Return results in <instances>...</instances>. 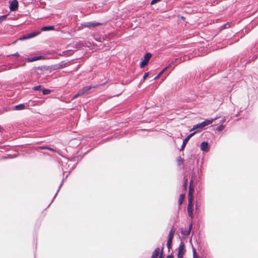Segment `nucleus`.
<instances>
[{"label":"nucleus","instance_id":"f704fd0d","mask_svg":"<svg viewBox=\"0 0 258 258\" xmlns=\"http://www.w3.org/2000/svg\"><path fill=\"white\" fill-rule=\"evenodd\" d=\"M163 248L161 249V253L159 256V258H163Z\"/></svg>","mask_w":258,"mask_h":258},{"label":"nucleus","instance_id":"20e7f679","mask_svg":"<svg viewBox=\"0 0 258 258\" xmlns=\"http://www.w3.org/2000/svg\"><path fill=\"white\" fill-rule=\"evenodd\" d=\"M151 56L152 54L150 53H146L145 54L143 60L140 63L141 68H143L148 64Z\"/></svg>","mask_w":258,"mask_h":258},{"label":"nucleus","instance_id":"423d86ee","mask_svg":"<svg viewBox=\"0 0 258 258\" xmlns=\"http://www.w3.org/2000/svg\"><path fill=\"white\" fill-rule=\"evenodd\" d=\"M10 2V10L12 12L16 11L18 8V2L17 0H13Z\"/></svg>","mask_w":258,"mask_h":258},{"label":"nucleus","instance_id":"ddd939ff","mask_svg":"<svg viewBox=\"0 0 258 258\" xmlns=\"http://www.w3.org/2000/svg\"><path fill=\"white\" fill-rule=\"evenodd\" d=\"M160 248H156L154 251H153L151 258H158V256L160 254Z\"/></svg>","mask_w":258,"mask_h":258},{"label":"nucleus","instance_id":"9d476101","mask_svg":"<svg viewBox=\"0 0 258 258\" xmlns=\"http://www.w3.org/2000/svg\"><path fill=\"white\" fill-rule=\"evenodd\" d=\"M26 106H28L27 104H20L19 105H17L15 106H14V109H16L17 110H21L24 109Z\"/></svg>","mask_w":258,"mask_h":258},{"label":"nucleus","instance_id":"b1692460","mask_svg":"<svg viewBox=\"0 0 258 258\" xmlns=\"http://www.w3.org/2000/svg\"><path fill=\"white\" fill-rule=\"evenodd\" d=\"M196 132H193L192 133L190 134L189 135H188L185 139H187L188 140H189L195 134Z\"/></svg>","mask_w":258,"mask_h":258},{"label":"nucleus","instance_id":"1a4fd4ad","mask_svg":"<svg viewBox=\"0 0 258 258\" xmlns=\"http://www.w3.org/2000/svg\"><path fill=\"white\" fill-rule=\"evenodd\" d=\"M201 150L204 152H208L209 150V147L208 142H203L201 144Z\"/></svg>","mask_w":258,"mask_h":258},{"label":"nucleus","instance_id":"f3484780","mask_svg":"<svg viewBox=\"0 0 258 258\" xmlns=\"http://www.w3.org/2000/svg\"><path fill=\"white\" fill-rule=\"evenodd\" d=\"M185 198V195L183 194L180 195V197L178 200V204L179 205H181L183 203V202Z\"/></svg>","mask_w":258,"mask_h":258},{"label":"nucleus","instance_id":"a19ab883","mask_svg":"<svg viewBox=\"0 0 258 258\" xmlns=\"http://www.w3.org/2000/svg\"><path fill=\"white\" fill-rule=\"evenodd\" d=\"M47 147H41V149H47Z\"/></svg>","mask_w":258,"mask_h":258},{"label":"nucleus","instance_id":"79ce46f5","mask_svg":"<svg viewBox=\"0 0 258 258\" xmlns=\"http://www.w3.org/2000/svg\"><path fill=\"white\" fill-rule=\"evenodd\" d=\"M180 160L181 161V160H182V159H181L180 157H179V158L178 161H180Z\"/></svg>","mask_w":258,"mask_h":258},{"label":"nucleus","instance_id":"393cba45","mask_svg":"<svg viewBox=\"0 0 258 258\" xmlns=\"http://www.w3.org/2000/svg\"><path fill=\"white\" fill-rule=\"evenodd\" d=\"M196 132H193L192 133L190 134L189 135H188L185 139H187L188 140H189L195 134Z\"/></svg>","mask_w":258,"mask_h":258},{"label":"nucleus","instance_id":"c03bdc74","mask_svg":"<svg viewBox=\"0 0 258 258\" xmlns=\"http://www.w3.org/2000/svg\"><path fill=\"white\" fill-rule=\"evenodd\" d=\"M190 242L191 243V238L190 239Z\"/></svg>","mask_w":258,"mask_h":258},{"label":"nucleus","instance_id":"37998d69","mask_svg":"<svg viewBox=\"0 0 258 258\" xmlns=\"http://www.w3.org/2000/svg\"><path fill=\"white\" fill-rule=\"evenodd\" d=\"M162 74H161L160 72L159 73V74H158V75H159V76L160 77V76L162 75Z\"/></svg>","mask_w":258,"mask_h":258},{"label":"nucleus","instance_id":"f03ea898","mask_svg":"<svg viewBox=\"0 0 258 258\" xmlns=\"http://www.w3.org/2000/svg\"><path fill=\"white\" fill-rule=\"evenodd\" d=\"M185 252V249L184 248V244L182 241H181L179 247L178 248V258L183 257Z\"/></svg>","mask_w":258,"mask_h":258},{"label":"nucleus","instance_id":"bb28decb","mask_svg":"<svg viewBox=\"0 0 258 258\" xmlns=\"http://www.w3.org/2000/svg\"><path fill=\"white\" fill-rule=\"evenodd\" d=\"M31 33L32 34V36L33 38V37H34L36 36L37 35H38L40 33V32H33Z\"/></svg>","mask_w":258,"mask_h":258},{"label":"nucleus","instance_id":"cd10ccee","mask_svg":"<svg viewBox=\"0 0 258 258\" xmlns=\"http://www.w3.org/2000/svg\"><path fill=\"white\" fill-rule=\"evenodd\" d=\"M62 184V181L61 182V183H60V184L59 185V187H58V189H57V192H56V193L55 194V196H54V198H53V200H52V201L51 203L53 202V201L54 199L56 197V195H57V193H58V191H59V189L60 188V187H61V186Z\"/></svg>","mask_w":258,"mask_h":258},{"label":"nucleus","instance_id":"a878e982","mask_svg":"<svg viewBox=\"0 0 258 258\" xmlns=\"http://www.w3.org/2000/svg\"><path fill=\"white\" fill-rule=\"evenodd\" d=\"M41 88V85H39V86H37L34 87L33 88V90H36V91H38V90H40Z\"/></svg>","mask_w":258,"mask_h":258},{"label":"nucleus","instance_id":"aec40b11","mask_svg":"<svg viewBox=\"0 0 258 258\" xmlns=\"http://www.w3.org/2000/svg\"><path fill=\"white\" fill-rule=\"evenodd\" d=\"M192 201H193L192 197L190 196V195H189L188 198V205H193Z\"/></svg>","mask_w":258,"mask_h":258},{"label":"nucleus","instance_id":"dca6fc26","mask_svg":"<svg viewBox=\"0 0 258 258\" xmlns=\"http://www.w3.org/2000/svg\"><path fill=\"white\" fill-rule=\"evenodd\" d=\"M31 38H32V34L31 33H30L27 34L23 36L22 37H20L19 38V39L21 40H25V39H30Z\"/></svg>","mask_w":258,"mask_h":258},{"label":"nucleus","instance_id":"39448f33","mask_svg":"<svg viewBox=\"0 0 258 258\" xmlns=\"http://www.w3.org/2000/svg\"><path fill=\"white\" fill-rule=\"evenodd\" d=\"M102 24L95 22H85L82 24V26L84 27L91 28L96 26H100Z\"/></svg>","mask_w":258,"mask_h":258},{"label":"nucleus","instance_id":"58836bf2","mask_svg":"<svg viewBox=\"0 0 258 258\" xmlns=\"http://www.w3.org/2000/svg\"><path fill=\"white\" fill-rule=\"evenodd\" d=\"M160 77L159 75H157L155 78H154V80H157Z\"/></svg>","mask_w":258,"mask_h":258},{"label":"nucleus","instance_id":"7ed1b4c3","mask_svg":"<svg viewBox=\"0 0 258 258\" xmlns=\"http://www.w3.org/2000/svg\"><path fill=\"white\" fill-rule=\"evenodd\" d=\"M69 62L64 61H61L59 63L54 64L51 67V69L53 70H57L62 69L67 66Z\"/></svg>","mask_w":258,"mask_h":258},{"label":"nucleus","instance_id":"7c9ffc66","mask_svg":"<svg viewBox=\"0 0 258 258\" xmlns=\"http://www.w3.org/2000/svg\"><path fill=\"white\" fill-rule=\"evenodd\" d=\"M192 247L194 257L195 258L196 257V251L195 248L193 247L192 245Z\"/></svg>","mask_w":258,"mask_h":258},{"label":"nucleus","instance_id":"72a5a7b5","mask_svg":"<svg viewBox=\"0 0 258 258\" xmlns=\"http://www.w3.org/2000/svg\"><path fill=\"white\" fill-rule=\"evenodd\" d=\"M81 95H79V92H78V93H77L76 95H75L73 97V98H72V99H75V98H77L78 96H81Z\"/></svg>","mask_w":258,"mask_h":258},{"label":"nucleus","instance_id":"f257e3e1","mask_svg":"<svg viewBox=\"0 0 258 258\" xmlns=\"http://www.w3.org/2000/svg\"><path fill=\"white\" fill-rule=\"evenodd\" d=\"M217 117L210 119H206L205 121L193 126L190 131L198 130V131L202 130L205 126L212 124L214 121L216 120Z\"/></svg>","mask_w":258,"mask_h":258},{"label":"nucleus","instance_id":"ea45409f","mask_svg":"<svg viewBox=\"0 0 258 258\" xmlns=\"http://www.w3.org/2000/svg\"><path fill=\"white\" fill-rule=\"evenodd\" d=\"M225 121V119H223L220 121V123H223Z\"/></svg>","mask_w":258,"mask_h":258},{"label":"nucleus","instance_id":"9b49d317","mask_svg":"<svg viewBox=\"0 0 258 258\" xmlns=\"http://www.w3.org/2000/svg\"><path fill=\"white\" fill-rule=\"evenodd\" d=\"M187 210V213H188V216L191 218H192L194 217L193 205H188Z\"/></svg>","mask_w":258,"mask_h":258},{"label":"nucleus","instance_id":"5701e85b","mask_svg":"<svg viewBox=\"0 0 258 258\" xmlns=\"http://www.w3.org/2000/svg\"><path fill=\"white\" fill-rule=\"evenodd\" d=\"M7 15H3L0 17V23L6 20Z\"/></svg>","mask_w":258,"mask_h":258},{"label":"nucleus","instance_id":"f8f14e48","mask_svg":"<svg viewBox=\"0 0 258 258\" xmlns=\"http://www.w3.org/2000/svg\"><path fill=\"white\" fill-rule=\"evenodd\" d=\"M44 58V56H35L31 58H27V60L28 62H32L38 60H40Z\"/></svg>","mask_w":258,"mask_h":258},{"label":"nucleus","instance_id":"6ab92c4d","mask_svg":"<svg viewBox=\"0 0 258 258\" xmlns=\"http://www.w3.org/2000/svg\"><path fill=\"white\" fill-rule=\"evenodd\" d=\"M172 239H168L167 240V247L168 249V250H170V249L171 248V246H172Z\"/></svg>","mask_w":258,"mask_h":258},{"label":"nucleus","instance_id":"a211bd4d","mask_svg":"<svg viewBox=\"0 0 258 258\" xmlns=\"http://www.w3.org/2000/svg\"><path fill=\"white\" fill-rule=\"evenodd\" d=\"M188 141V140L187 139H185V138L183 140V142H182V144L181 148L180 149V151L183 150L184 149V148H185L186 144L187 143Z\"/></svg>","mask_w":258,"mask_h":258},{"label":"nucleus","instance_id":"4468645a","mask_svg":"<svg viewBox=\"0 0 258 258\" xmlns=\"http://www.w3.org/2000/svg\"><path fill=\"white\" fill-rule=\"evenodd\" d=\"M41 31H46L54 30V27L53 26H45L41 28Z\"/></svg>","mask_w":258,"mask_h":258},{"label":"nucleus","instance_id":"412c9836","mask_svg":"<svg viewBox=\"0 0 258 258\" xmlns=\"http://www.w3.org/2000/svg\"><path fill=\"white\" fill-rule=\"evenodd\" d=\"M224 128H225V125L223 124H221L217 127L216 130L218 132H220V131H222L223 130H224Z\"/></svg>","mask_w":258,"mask_h":258},{"label":"nucleus","instance_id":"4be33fe9","mask_svg":"<svg viewBox=\"0 0 258 258\" xmlns=\"http://www.w3.org/2000/svg\"><path fill=\"white\" fill-rule=\"evenodd\" d=\"M50 93V90L48 89H43L42 93L43 95H48Z\"/></svg>","mask_w":258,"mask_h":258},{"label":"nucleus","instance_id":"2f4dec72","mask_svg":"<svg viewBox=\"0 0 258 258\" xmlns=\"http://www.w3.org/2000/svg\"><path fill=\"white\" fill-rule=\"evenodd\" d=\"M230 27V24L227 23L223 26V29L228 28Z\"/></svg>","mask_w":258,"mask_h":258},{"label":"nucleus","instance_id":"4c0bfd02","mask_svg":"<svg viewBox=\"0 0 258 258\" xmlns=\"http://www.w3.org/2000/svg\"><path fill=\"white\" fill-rule=\"evenodd\" d=\"M47 149L50 150V151H54V149H52V148H49V147H47Z\"/></svg>","mask_w":258,"mask_h":258},{"label":"nucleus","instance_id":"c756f323","mask_svg":"<svg viewBox=\"0 0 258 258\" xmlns=\"http://www.w3.org/2000/svg\"><path fill=\"white\" fill-rule=\"evenodd\" d=\"M149 73H146L143 76V80L145 81L148 77Z\"/></svg>","mask_w":258,"mask_h":258},{"label":"nucleus","instance_id":"c9c22d12","mask_svg":"<svg viewBox=\"0 0 258 258\" xmlns=\"http://www.w3.org/2000/svg\"><path fill=\"white\" fill-rule=\"evenodd\" d=\"M12 56H19V53H17H17H14V54H12Z\"/></svg>","mask_w":258,"mask_h":258},{"label":"nucleus","instance_id":"2eb2a0df","mask_svg":"<svg viewBox=\"0 0 258 258\" xmlns=\"http://www.w3.org/2000/svg\"><path fill=\"white\" fill-rule=\"evenodd\" d=\"M175 233V230L173 229V228H171L168 234V239H172L173 238L174 235Z\"/></svg>","mask_w":258,"mask_h":258},{"label":"nucleus","instance_id":"6e6552de","mask_svg":"<svg viewBox=\"0 0 258 258\" xmlns=\"http://www.w3.org/2000/svg\"><path fill=\"white\" fill-rule=\"evenodd\" d=\"M91 86H86L79 91V95H84L88 93L90 90L91 89Z\"/></svg>","mask_w":258,"mask_h":258},{"label":"nucleus","instance_id":"0eeeda50","mask_svg":"<svg viewBox=\"0 0 258 258\" xmlns=\"http://www.w3.org/2000/svg\"><path fill=\"white\" fill-rule=\"evenodd\" d=\"M192 223H191L189 225V227L187 229H181V234L185 236H188V235H189L190 232H191V228H192Z\"/></svg>","mask_w":258,"mask_h":258},{"label":"nucleus","instance_id":"473e14b6","mask_svg":"<svg viewBox=\"0 0 258 258\" xmlns=\"http://www.w3.org/2000/svg\"><path fill=\"white\" fill-rule=\"evenodd\" d=\"M170 65H171V64H169L168 67H167L165 68H164L162 71H161L160 72V73H161V74H163V73L164 72V71H165V70H166L168 67H169L170 66Z\"/></svg>","mask_w":258,"mask_h":258},{"label":"nucleus","instance_id":"c85d7f7f","mask_svg":"<svg viewBox=\"0 0 258 258\" xmlns=\"http://www.w3.org/2000/svg\"><path fill=\"white\" fill-rule=\"evenodd\" d=\"M160 1V0H152L151 2V5H153Z\"/></svg>","mask_w":258,"mask_h":258},{"label":"nucleus","instance_id":"e433bc0d","mask_svg":"<svg viewBox=\"0 0 258 258\" xmlns=\"http://www.w3.org/2000/svg\"><path fill=\"white\" fill-rule=\"evenodd\" d=\"M166 258H174V257L172 254H171V255H167Z\"/></svg>","mask_w":258,"mask_h":258}]
</instances>
